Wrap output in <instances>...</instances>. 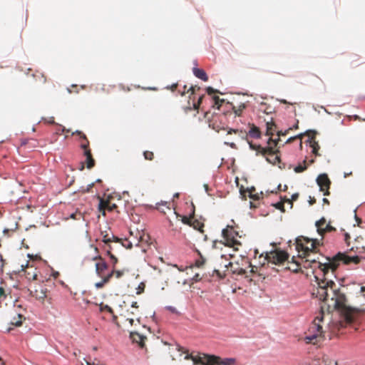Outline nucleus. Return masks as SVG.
<instances>
[{
  "mask_svg": "<svg viewBox=\"0 0 365 365\" xmlns=\"http://www.w3.org/2000/svg\"><path fill=\"white\" fill-rule=\"evenodd\" d=\"M341 262L344 264H357L360 262V258L359 256H349L346 253L339 252L331 258H326L325 262H322L319 256L317 258L303 260L302 262H294V267L289 269L295 272H297L301 267L312 269L318 281V287L313 294L325 302L329 309H344L346 296L334 281Z\"/></svg>",
  "mask_w": 365,
  "mask_h": 365,
  "instance_id": "obj_1",
  "label": "nucleus"
},
{
  "mask_svg": "<svg viewBox=\"0 0 365 365\" xmlns=\"http://www.w3.org/2000/svg\"><path fill=\"white\" fill-rule=\"evenodd\" d=\"M354 318L350 314H346L344 318V322H341L339 324H332L328 327L329 331L324 329V314L322 311L314 318L312 323L310 324L306 336L304 341L307 344H312L314 345L318 344L327 338L331 339L333 335L337 334L340 329L339 327H344L346 324H350L353 322Z\"/></svg>",
  "mask_w": 365,
  "mask_h": 365,
  "instance_id": "obj_2",
  "label": "nucleus"
},
{
  "mask_svg": "<svg viewBox=\"0 0 365 365\" xmlns=\"http://www.w3.org/2000/svg\"><path fill=\"white\" fill-rule=\"evenodd\" d=\"M185 359H191L194 364L201 365H235V359L233 358L222 359L214 355L202 354L192 356L187 354Z\"/></svg>",
  "mask_w": 365,
  "mask_h": 365,
  "instance_id": "obj_3",
  "label": "nucleus"
},
{
  "mask_svg": "<svg viewBox=\"0 0 365 365\" xmlns=\"http://www.w3.org/2000/svg\"><path fill=\"white\" fill-rule=\"evenodd\" d=\"M292 128H289L288 130H285L284 133L282 131H277V135L278 138L276 140H273L272 138H269L267 143L269 146L267 148V149H269L267 153L264 156L266 157V160L268 163H272L273 165H276L277 163H280V158L277 155L279 151V150H274V148L279 143V141L280 140L279 136L280 135H285L288 133L289 130H292Z\"/></svg>",
  "mask_w": 365,
  "mask_h": 365,
  "instance_id": "obj_4",
  "label": "nucleus"
},
{
  "mask_svg": "<svg viewBox=\"0 0 365 365\" xmlns=\"http://www.w3.org/2000/svg\"><path fill=\"white\" fill-rule=\"evenodd\" d=\"M319 242L317 240L309 239L301 236L296 240V249L299 255H306L308 252H317Z\"/></svg>",
  "mask_w": 365,
  "mask_h": 365,
  "instance_id": "obj_5",
  "label": "nucleus"
},
{
  "mask_svg": "<svg viewBox=\"0 0 365 365\" xmlns=\"http://www.w3.org/2000/svg\"><path fill=\"white\" fill-rule=\"evenodd\" d=\"M288 257L289 255L285 251L276 250L270 252H266L264 259L268 262L274 264H280L287 260Z\"/></svg>",
  "mask_w": 365,
  "mask_h": 365,
  "instance_id": "obj_6",
  "label": "nucleus"
},
{
  "mask_svg": "<svg viewBox=\"0 0 365 365\" xmlns=\"http://www.w3.org/2000/svg\"><path fill=\"white\" fill-rule=\"evenodd\" d=\"M99 204H98V211L103 215H106V211L108 210L109 212H112L117 209V205L115 203H112L108 197L107 199H103L101 197H98Z\"/></svg>",
  "mask_w": 365,
  "mask_h": 365,
  "instance_id": "obj_7",
  "label": "nucleus"
},
{
  "mask_svg": "<svg viewBox=\"0 0 365 365\" xmlns=\"http://www.w3.org/2000/svg\"><path fill=\"white\" fill-rule=\"evenodd\" d=\"M315 225L317 229V232L322 237H323L327 232H331L336 230L335 227L331 226L330 223L327 224V220L324 217H322L319 220L317 221Z\"/></svg>",
  "mask_w": 365,
  "mask_h": 365,
  "instance_id": "obj_8",
  "label": "nucleus"
},
{
  "mask_svg": "<svg viewBox=\"0 0 365 365\" xmlns=\"http://www.w3.org/2000/svg\"><path fill=\"white\" fill-rule=\"evenodd\" d=\"M317 182L320 187V190L324 192V195H329L331 181L327 174H320L317 178Z\"/></svg>",
  "mask_w": 365,
  "mask_h": 365,
  "instance_id": "obj_9",
  "label": "nucleus"
},
{
  "mask_svg": "<svg viewBox=\"0 0 365 365\" xmlns=\"http://www.w3.org/2000/svg\"><path fill=\"white\" fill-rule=\"evenodd\" d=\"M222 236L225 240V245L233 247L235 250H238V247L241 245V243L232 237V233L228 229L222 230Z\"/></svg>",
  "mask_w": 365,
  "mask_h": 365,
  "instance_id": "obj_10",
  "label": "nucleus"
},
{
  "mask_svg": "<svg viewBox=\"0 0 365 365\" xmlns=\"http://www.w3.org/2000/svg\"><path fill=\"white\" fill-rule=\"evenodd\" d=\"M305 134L309 137L307 142L309 143L310 147L312 148V153L316 156L320 155V154L319 153L320 146L318 142L315 140L317 133L315 131L309 130L307 131Z\"/></svg>",
  "mask_w": 365,
  "mask_h": 365,
  "instance_id": "obj_11",
  "label": "nucleus"
},
{
  "mask_svg": "<svg viewBox=\"0 0 365 365\" xmlns=\"http://www.w3.org/2000/svg\"><path fill=\"white\" fill-rule=\"evenodd\" d=\"M99 259L96 263V272L98 277H106V271L108 269V264L101 257H95L93 259Z\"/></svg>",
  "mask_w": 365,
  "mask_h": 365,
  "instance_id": "obj_12",
  "label": "nucleus"
},
{
  "mask_svg": "<svg viewBox=\"0 0 365 365\" xmlns=\"http://www.w3.org/2000/svg\"><path fill=\"white\" fill-rule=\"evenodd\" d=\"M47 289L45 287H39L38 289H36L34 291L31 292V294L32 297H35L37 300L41 301L43 302L44 299L47 297Z\"/></svg>",
  "mask_w": 365,
  "mask_h": 365,
  "instance_id": "obj_13",
  "label": "nucleus"
},
{
  "mask_svg": "<svg viewBox=\"0 0 365 365\" xmlns=\"http://www.w3.org/2000/svg\"><path fill=\"white\" fill-rule=\"evenodd\" d=\"M101 235L103 238V242L109 247L110 243L112 242H118L120 240L114 236L113 234L109 235L107 231H101Z\"/></svg>",
  "mask_w": 365,
  "mask_h": 365,
  "instance_id": "obj_14",
  "label": "nucleus"
},
{
  "mask_svg": "<svg viewBox=\"0 0 365 365\" xmlns=\"http://www.w3.org/2000/svg\"><path fill=\"white\" fill-rule=\"evenodd\" d=\"M130 337L133 342H136L140 347L145 345V340L146 337L140 334L138 332H130Z\"/></svg>",
  "mask_w": 365,
  "mask_h": 365,
  "instance_id": "obj_15",
  "label": "nucleus"
},
{
  "mask_svg": "<svg viewBox=\"0 0 365 365\" xmlns=\"http://www.w3.org/2000/svg\"><path fill=\"white\" fill-rule=\"evenodd\" d=\"M192 72H193V74L197 78L201 79L202 81H208V76L203 69L198 68H193Z\"/></svg>",
  "mask_w": 365,
  "mask_h": 365,
  "instance_id": "obj_16",
  "label": "nucleus"
},
{
  "mask_svg": "<svg viewBox=\"0 0 365 365\" xmlns=\"http://www.w3.org/2000/svg\"><path fill=\"white\" fill-rule=\"evenodd\" d=\"M24 320H25L24 315L21 313H16V316L13 317L10 324L15 327H21Z\"/></svg>",
  "mask_w": 365,
  "mask_h": 365,
  "instance_id": "obj_17",
  "label": "nucleus"
},
{
  "mask_svg": "<svg viewBox=\"0 0 365 365\" xmlns=\"http://www.w3.org/2000/svg\"><path fill=\"white\" fill-rule=\"evenodd\" d=\"M84 155L86 156V163L87 168L88 169L92 168L95 165V160L93 158L91 151L87 150L86 152H84Z\"/></svg>",
  "mask_w": 365,
  "mask_h": 365,
  "instance_id": "obj_18",
  "label": "nucleus"
},
{
  "mask_svg": "<svg viewBox=\"0 0 365 365\" xmlns=\"http://www.w3.org/2000/svg\"><path fill=\"white\" fill-rule=\"evenodd\" d=\"M314 160L312 159L311 160H309V164H307L306 160H304L302 162V163L299 164L297 166H296L294 168V170L295 173L304 172V170H306L307 169L308 165L314 163Z\"/></svg>",
  "mask_w": 365,
  "mask_h": 365,
  "instance_id": "obj_19",
  "label": "nucleus"
},
{
  "mask_svg": "<svg viewBox=\"0 0 365 365\" xmlns=\"http://www.w3.org/2000/svg\"><path fill=\"white\" fill-rule=\"evenodd\" d=\"M249 145L252 150H256L257 152V154L261 153L262 155H265L269 150V149H267V148H262L261 145L253 144L251 142H249Z\"/></svg>",
  "mask_w": 365,
  "mask_h": 365,
  "instance_id": "obj_20",
  "label": "nucleus"
},
{
  "mask_svg": "<svg viewBox=\"0 0 365 365\" xmlns=\"http://www.w3.org/2000/svg\"><path fill=\"white\" fill-rule=\"evenodd\" d=\"M273 108L269 106V105H267L266 103H264V102H262L259 106V108H258V110L259 112H262V113H266V114H270L273 112Z\"/></svg>",
  "mask_w": 365,
  "mask_h": 365,
  "instance_id": "obj_21",
  "label": "nucleus"
},
{
  "mask_svg": "<svg viewBox=\"0 0 365 365\" xmlns=\"http://www.w3.org/2000/svg\"><path fill=\"white\" fill-rule=\"evenodd\" d=\"M361 63L360 62V57L356 54H352L349 56V64L351 68L359 66Z\"/></svg>",
  "mask_w": 365,
  "mask_h": 365,
  "instance_id": "obj_22",
  "label": "nucleus"
},
{
  "mask_svg": "<svg viewBox=\"0 0 365 365\" xmlns=\"http://www.w3.org/2000/svg\"><path fill=\"white\" fill-rule=\"evenodd\" d=\"M194 229L199 230L201 233L204 232V223L199 220L192 219L191 225Z\"/></svg>",
  "mask_w": 365,
  "mask_h": 365,
  "instance_id": "obj_23",
  "label": "nucleus"
},
{
  "mask_svg": "<svg viewBox=\"0 0 365 365\" xmlns=\"http://www.w3.org/2000/svg\"><path fill=\"white\" fill-rule=\"evenodd\" d=\"M102 279L101 281L96 282L95 284V287L96 289L103 288L106 284L108 283L110 280V274H107L106 277H100Z\"/></svg>",
  "mask_w": 365,
  "mask_h": 365,
  "instance_id": "obj_24",
  "label": "nucleus"
},
{
  "mask_svg": "<svg viewBox=\"0 0 365 365\" xmlns=\"http://www.w3.org/2000/svg\"><path fill=\"white\" fill-rule=\"evenodd\" d=\"M200 89V86H190L188 89H187V86H184L183 91H181V96H184L185 93L190 92V95H194L195 93Z\"/></svg>",
  "mask_w": 365,
  "mask_h": 365,
  "instance_id": "obj_25",
  "label": "nucleus"
},
{
  "mask_svg": "<svg viewBox=\"0 0 365 365\" xmlns=\"http://www.w3.org/2000/svg\"><path fill=\"white\" fill-rule=\"evenodd\" d=\"M249 135L252 138H258L260 137V131L257 127L252 125L249 131Z\"/></svg>",
  "mask_w": 365,
  "mask_h": 365,
  "instance_id": "obj_26",
  "label": "nucleus"
},
{
  "mask_svg": "<svg viewBox=\"0 0 365 365\" xmlns=\"http://www.w3.org/2000/svg\"><path fill=\"white\" fill-rule=\"evenodd\" d=\"M276 125L272 122L267 123V135H273L276 130Z\"/></svg>",
  "mask_w": 365,
  "mask_h": 365,
  "instance_id": "obj_27",
  "label": "nucleus"
},
{
  "mask_svg": "<svg viewBox=\"0 0 365 365\" xmlns=\"http://www.w3.org/2000/svg\"><path fill=\"white\" fill-rule=\"evenodd\" d=\"M197 254H198V255H199L200 258H199V259H196V261H195V266H196L197 267H199V268H200V267H202L205 264L206 259H205V258L202 255V254L200 253V251L197 250Z\"/></svg>",
  "mask_w": 365,
  "mask_h": 365,
  "instance_id": "obj_28",
  "label": "nucleus"
},
{
  "mask_svg": "<svg viewBox=\"0 0 365 365\" xmlns=\"http://www.w3.org/2000/svg\"><path fill=\"white\" fill-rule=\"evenodd\" d=\"M245 108H246V106H245V103H240L237 106H233L232 109H233L234 113H235V115L240 116V115H241L242 112L243 111V110Z\"/></svg>",
  "mask_w": 365,
  "mask_h": 365,
  "instance_id": "obj_29",
  "label": "nucleus"
},
{
  "mask_svg": "<svg viewBox=\"0 0 365 365\" xmlns=\"http://www.w3.org/2000/svg\"><path fill=\"white\" fill-rule=\"evenodd\" d=\"M216 123V118H213L210 122V127L212 128V129L215 130L217 133L221 130H225L224 127H220L219 125H217Z\"/></svg>",
  "mask_w": 365,
  "mask_h": 365,
  "instance_id": "obj_30",
  "label": "nucleus"
},
{
  "mask_svg": "<svg viewBox=\"0 0 365 365\" xmlns=\"http://www.w3.org/2000/svg\"><path fill=\"white\" fill-rule=\"evenodd\" d=\"M111 250H112V247L110 245H109V247H108L106 249V252H107L108 255L110 257V259H111L113 267H115V265L118 262V259L114 255L112 254Z\"/></svg>",
  "mask_w": 365,
  "mask_h": 365,
  "instance_id": "obj_31",
  "label": "nucleus"
},
{
  "mask_svg": "<svg viewBox=\"0 0 365 365\" xmlns=\"http://www.w3.org/2000/svg\"><path fill=\"white\" fill-rule=\"evenodd\" d=\"M232 266H233V264L232 262H229L227 264L224 265V267H226L227 269H228L229 267L232 268ZM231 270L233 273H237L238 274H240V275H243L246 273L245 270L242 268H240L238 270L231 269Z\"/></svg>",
  "mask_w": 365,
  "mask_h": 365,
  "instance_id": "obj_32",
  "label": "nucleus"
},
{
  "mask_svg": "<svg viewBox=\"0 0 365 365\" xmlns=\"http://www.w3.org/2000/svg\"><path fill=\"white\" fill-rule=\"evenodd\" d=\"M212 100L214 101L213 107H215L217 109H220L222 103H224V100L219 98L217 96H212Z\"/></svg>",
  "mask_w": 365,
  "mask_h": 365,
  "instance_id": "obj_33",
  "label": "nucleus"
},
{
  "mask_svg": "<svg viewBox=\"0 0 365 365\" xmlns=\"http://www.w3.org/2000/svg\"><path fill=\"white\" fill-rule=\"evenodd\" d=\"M107 274H110V279L113 276H115L117 279H119L123 276L124 272L123 270H115L113 268V270Z\"/></svg>",
  "mask_w": 365,
  "mask_h": 365,
  "instance_id": "obj_34",
  "label": "nucleus"
},
{
  "mask_svg": "<svg viewBox=\"0 0 365 365\" xmlns=\"http://www.w3.org/2000/svg\"><path fill=\"white\" fill-rule=\"evenodd\" d=\"M316 254H317V252H308V253H306V255H299V257L302 259V262L303 260L309 259V258H310V259L316 258L315 257Z\"/></svg>",
  "mask_w": 365,
  "mask_h": 365,
  "instance_id": "obj_35",
  "label": "nucleus"
},
{
  "mask_svg": "<svg viewBox=\"0 0 365 365\" xmlns=\"http://www.w3.org/2000/svg\"><path fill=\"white\" fill-rule=\"evenodd\" d=\"M263 195L262 192H261L260 194H258V193L254 194V193H252V192L250 191V195H248V197L253 200H259L261 197V195Z\"/></svg>",
  "mask_w": 365,
  "mask_h": 365,
  "instance_id": "obj_36",
  "label": "nucleus"
},
{
  "mask_svg": "<svg viewBox=\"0 0 365 365\" xmlns=\"http://www.w3.org/2000/svg\"><path fill=\"white\" fill-rule=\"evenodd\" d=\"M143 155H144V158L146 159V160H152L154 158V154L153 152L151 151H145L143 153Z\"/></svg>",
  "mask_w": 365,
  "mask_h": 365,
  "instance_id": "obj_37",
  "label": "nucleus"
},
{
  "mask_svg": "<svg viewBox=\"0 0 365 365\" xmlns=\"http://www.w3.org/2000/svg\"><path fill=\"white\" fill-rule=\"evenodd\" d=\"M306 135L305 133L304 134H299V135H297L296 136H293V137H290L289 138L287 139V140L286 141L285 143H292L294 140L296 139H302V137Z\"/></svg>",
  "mask_w": 365,
  "mask_h": 365,
  "instance_id": "obj_38",
  "label": "nucleus"
},
{
  "mask_svg": "<svg viewBox=\"0 0 365 365\" xmlns=\"http://www.w3.org/2000/svg\"><path fill=\"white\" fill-rule=\"evenodd\" d=\"M100 309L101 312L107 311L110 314H113V309L110 307H109L108 305H101Z\"/></svg>",
  "mask_w": 365,
  "mask_h": 365,
  "instance_id": "obj_39",
  "label": "nucleus"
},
{
  "mask_svg": "<svg viewBox=\"0 0 365 365\" xmlns=\"http://www.w3.org/2000/svg\"><path fill=\"white\" fill-rule=\"evenodd\" d=\"M81 148L84 150V152H86L87 150H91L89 149V141H88V140H84V142L81 143Z\"/></svg>",
  "mask_w": 365,
  "mask_h": 365,
  "instance_id": "obj_40",
  "label": "nucleus"
},
{
  "mask_svg": "<svg viewBox=\"0 0 365 365\" xmlns=\"http://www.w3.org/2000/svg\"><path fill=\"white\" fill-rule=\"evenodd\" d=\"M192 216H190V217H187L186 216H184L182 219V222L185 224V225H189L190 226L191 225V222H192Z\"/></svg>",
  "mask_w": 365,
  "mask_h": 365,
  "instance_id": "obj_41",
  "label": "nucleus"
},
{
  "mask_svg": "<svg viewBox=\"0 0 365 365\" xmlns=\"http://www.w3.org/2000/svg\"><path fill=\"white\" fill-rule=\"evenodd\" d=\"M274 206L277 209H278V210H281V211H282V212H283L285 211V210H284V202H277V203L274 204Z\"/></svg>",
  "mask_w": 365,
  "mask_h": 365,
  "instance_id": "obj_42",
  "label": "nucleus"
},
{
  "mask_svg": "<svg viewBox=\"0 0 365 365\" xmlns=\"http://www.w3.org/2000/svg\"><path fill=\"white\" fill-rule=\"evenodd\" d=\"M204 95H202L200 97H199L198 98V101H197V103H194L193 104V106H194V109L195 110H197L200 105L202 103V98H204Z\"/></svg>",
  "mask_w": 365,
  "mask_h": 365,
  "instance_id": "obj_43",
  "label": "nucleus"
},
{
  "mask_svg": "<svg viewBox=\"0 0 365 365\" xmlns=\"http://www.w3.org/2000/svg\"><path fill=\"white\" fill-rule=\"evenodd\" d=\"M145 284L144 283H140L139 285H138V291H137V294H141L142 292H144V289H145Z\"/></svg>",
  "mask_w": 365,
  "mask_h": 365,
  "instance_id": "obj_44",
  "label": "nucleus"
},
{
  "mask_svg": "<svg viewBox=\"0 0 365 365\" xmlns=\"http://www.w3.org/2000/svg\"><path fill=\"white\" fill-rule=\"evenodd\" d=\"M255 190V188L254 187H251V188H248L247 190L245 191H242V190H240V192H241V195H244L245 197V192H248L250 194V192L251 191L252 193H253V192Z\"/></svg>",
  "mask_w": 365,
  "mask_h": 365,
  "instance_id": "obj_45",
  "label": "nucleus"
},
{
  "mask_svg": "<svg viewBox=\"0 0 365 365\" xmlns=\"http://www.w3.org/2000/svg\"><path fill=\"white\" fill-rule=\"evenodd\" d=\"M206 91H207V93L208 95H212V94L217 92L216 90H215L212 87H207Z\"/></svg>",
  "mask_w": 365,
  "mask_h": 365,
  "instance_id": "obj_46",
  "label": "nucleus"
},
{
  "mask_svg": "<svg viewBox=\"0 0 365 365\" xmlns=\"http://www.w3.org/2000/svg\"><path fill=\"white\" fill-rule=\"evenodd\" d=\"M350 235L348 233L344 234V241L346 244L349 246V240H350Z\"/></svg>",
  "mask_w": 365,
  "mask_h": 365,
  "instance_id": "obj_47",
  "label": "nucleus"
},
{
  "mask_svg": "<svg viewBox=\"0 0 365 365\" xmlns=\"http://www.w3.org/2000/svg\"><path fill=\"white\" fill-rule=\"evenodd\" d=\"M29 262L27 261L26 263L24 264H21V271H24L26 272V269L29 267Z\"/></svg>",
  "mask_w": 365,
  "mask_h": 365,
  "instance_id": "obj_48",
  "label": "nucleus"
},
{
  "mask_svg": "<svg viewBox=\"0 0 365 365\" xmlns=\"http://www.w3.org/2000/svg\"><path fill=\"white\" fill-rule=\"evenodd\" d=\"M239 132H240V131H239V130H235V129L230 128V129L227 130V134H232V133L237 134V133H238Z\"/></svg>",
  "mask_w": 365,
  "mask_h": 365,
  "instance_id": "obj_49",
  "label": "nucleus"
},
{
  "mask_svg": "<svg viewBox=\"0 0 365 365\" xmlns=\"http://www.w3.org/2000/svg\"><path fill=\"white\" fill-rule=\"evenodd\" d=\"M38 76L41 78V80L42 83H46V76H45L43 74H41H41H39V76Z\"/></svg>",
  "mask_w": 365,
  "mask_h": 365,
  "instance_id": "obj_50",
  "label": "nucleus"
},
{
  "mask_svg": "<svg viewBox=\"0 0 365 365\" xmlns=\"http://www.w3.org/2000/svg\"><path fill=\"white\" fill-rule=\"evenodd\" d=\"M77 216L81 217V213H75V214H72V215H71V217L72 219L76 220V219H78V218L77 217Z\"/></svg>",
  "mask_w": 365,
  "mask_h": 365,
  "instance_id": "obj_51",
  "label": "nucleus"
},
{
  "mask_svg": "<svg viewBox=\"0 0 365 365\" xmlns=\"http://www.w3.org/2000/svg\"><path fill=\"white\" fill-rule=\"evenodd\" d=\"M298 197H299V194L298 193L293 194L292 195V200H297Z\"/></svg>",
  "mask_w": 365,
  "mask_h": 365,
  "instance_id": "obj_52",
  "label": "nucleus"
},
{
  "mask_svg": "<svg viewBox=\"0 0 365 365\" xmlns=\"http://www.w3.org/2000/svg\"><path fill=\"white\" fill-rule=\"evenodd\" d=\"M281 103H283V104H291V105H293V103H289L287 100L285 99H282L279 101Z\"/></svg>",
  "mask_w": 365,
  "mask_h": 365,
  "instance_id": "obj_53",
  "label": "nucleus"
},
{
  "mask_svg": "<svg viewBox=\"0 0 365 365\" xmlns=\"http://www.w3.org/2000/svg\"><path fill=\"white\" fill-rule=\"evenodd\" d=\"M250 207L251 208H255V207H258V205L257 204H255V203H254L252 202H250Z\"/></svg>",
  "mask_w": 365,
  "mask_h": 365,
  "instance_id": "obj_54",
  "label": "nucleus"
},
{
  "mask_svg": "<svg viewBox=\"0 0 365 365\" xmlns=\"http://www.w3.org/2000/svg\"><path fill=\"white\" fill-rule=\"evenodd\" d=\"M80 138L83 140H88L87 137L83 133L80 135Z\"/></svg>",
  "mask_w": 365,
  "mask_h": 365,
  "instance_id": "obj_55",
  "label": "nucleus"
},
{
  "mask_svg": "<svg viewBox=\"0 0 365 365\" xmlns=\"http://www.w3.org/2000/svg\"><path fill=\"white\" fill-rule=\"evenodd\" d=\"M127 321L129 322V324L132 326L134 323V319L132 318L127 319Z\"/></svg>",
  "mask_w": 365,
  "mask_h": 365,
  "instance_id": "obj_56",
  "label": "nucleus"
},
{
  "mask_svg": "<svg viewBox=\"0 0 365 365\" xmlns=\"http://www.w3.org/2000/svg\"><path fill=\"white\" fill-rule=\"evenodd\" d=\"M4 295V289L2 287H0V298Z\"/></svg>",
  "mask_w": 365,
  "mask_h": 365,
  "instance_id": "obj_57",
  "label": "nucleus"
},
{
  "mask_svg": "<svg viewBox=\"0 0 365 365\" xmlns=\"http://www.w3.org/2000/svg\"><path fill=\"white\" fill-rule=\"evenodd\" d=\"M215 272H216L217 274L220 276L221 278H223L225 276V274L222 275L218 270H215Z\"/></svg>",
  "mask_w": 365,
  "mask_h": 365,
  "instance_id": "obj_58",
  "label": "nucleus"
},
{
  "mask_svg": "<svg viewBox=\"0 0 365 365\" xmlns=\"http://www.w3.org/2000/svg\"><path fill=\"white\" fill-rule=\"evenodd\" d=\"M177 86H178V84H173V85H172L170 88L173 91H174L176 89Z\"/></svg>",
  "mask_w": 365,
  "mask_h": 365,
  "instance_id": "obj_59",
  "label": "nucleus"
},
{
  "mask_svg": "<svg viewBox=\"0 0 365 365\" xmlns=\"http://www.w3.org/2000/svg\"><path fill=\"white\" fill-rule=\"evenodd\" d=\"M83 133V132L80 131V130H76V132L73 133L72 134L74 135V134H77L79 136Z\"/></svg>",
  "mask_w": 365,
  "mask_h": 365,
  "instance_id": "obj_60",
  "label": "nucleus"
},
{
  "mask_svg": "<svg viewBox=\"0 0 365 365\" xmlns=\"http://www.w3.org/2000/svg\"><path fill=\"white\" fill-rule=\"evenodd\" d=\"M227 145H229L231 148H235V144L234 143H225Z\"/></svg>",
  "mask_w": 365,
  "mask_h": 365,
  "instance_id": "obj_61",
  "label": "nucleus"
},
{
  "mask_svg": "<svg viewBox=\"0 0 365 365\" xmlns=\"http://www.w3.org/2000/svg\"><path fill=\"white\" fill-rule=\"evenodd\" d=\"M132 307L138 308V303L136 302H134L132 303Z\"/></svg>",
  "mask_w": 365,
  "mask_h": 365,
  "instance_id": "obj_62",
  "label": "nucleus"
},
{
  "mask_svg": "<svg viewBox=\"0 0 365 365\" xmlns=\"http://www.w3.org/2000/svg\"><path fill=\"white\" fill-rule=\"evenodd\" d=\"M168 309L169 310H170L172 312H175V308H174L173 307H168Z\"/></svg>",
  "mask_w": 365,
  "mask_h": 365,
  "instance_id": "obj_63",
  "label": "nucleus"
},
{
  "mask_svg": "<svg viewBox=\"0 0 365 365\" xmlns=\"http://www.w3.org/2000/svg\"><path fill=\"white\" fill-rule=\"evenodd\" d=\"M315 202H316V200H315L314 198L311 199V200H309V203H310V205H313L314 203H315Z\"/></svg>",
  "mask_w": 365,
  "mask_h": 365,
  "instance_id": "obj_64",
  "label": "nucleus"
}]
</instances>
